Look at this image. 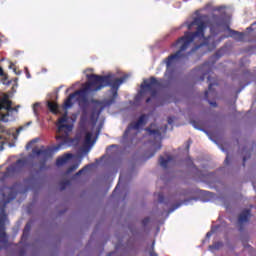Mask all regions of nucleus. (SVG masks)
Returning a JSON list of instances; mask_svg holds the SVG:
<instances>
[{"label": "nucleus", "instance_id": "1", "mask_svg": "<svg viewBox=\"0 0 256 256\" xmlns=\"http://www.w3.org/2000/svg\"><path fill=\"white\" fill-rule=\"evenodd\" d=\"M113 101L114 100L112 99L104 103L98 102L95 106V110L91 113L87 112V108H83V113L80 119V133L77 134L75 140L71 139V134L73 133V125L75 121H77V114H72V116L69 117L67 111H65L56 124V141H58V145L52 149L45 147L34 148L32 150L33 155H37L43 159H49V157H52L57 151H61V149H65L66 147H71V145H75L76 143H82L83 147L91 149V147L95 145L97 137H99V133H101V128L103 127V124L97 126L99 115H101V111H103L105 107H109Z\"/></svg>", "mask_w": 256, "mask_h": 256}, {"label": "nucleus", "instance_id": "2", "mask_svg": "<svg viewBox=\"0 0 256 256\" xmlns=\"http://www.w3.org/2000/svg\"><path fill=\"white\" fill-rule=\"evenodd\" d=\"M186 27L189 31L192 29H196V31L194 33L186 32L183 37L173 44V47H176L179 51L167 58L166 75L171 73V67H173L175 63H178L179 59L183 57V51H187V49L191 47L192 43H200V45H196L192 51H197V49L203 47V45L207 43V38H205V29H207V27H210L212 35H215V33H219L220 31H228V35L225 37H233L236 41H243V39H245L244 33H240L229 28V16H213L211 21H209V17L205 15H198L193 19V21H187Z\"/></svg>", "mask_w": 256, "mask_h": 256}, {"label": "nucleus", "instance_id": "3", "mask_svg": "<svg viewBox=\"0 0 256 256\" xmlns=\"http://www.w3.org/2000/svg\"><path fill=\"white\" fill-rule=\"evenodd\" d=\"M88 83L83 85L81 90L76 91L73 94H70L69 97L64 102L63 109H71L75 102L78 103L80 107H87V97L89 93L93 91H101L103 87H111L113 99H117V90L125 81H127L128 75H125L122 78H118L113 74H108L107 76H99L95 74H86Z\"/></svg>", "mask_w": 256, "mask_h": 256}, {"label": "nucleus", "instance_id": "4", "mask_svg": "<svg viewBox=\"0 0 256 256\" xmlns=\"http://www.w3.org/2000/svg\"><path fill=\"white\" fill-rule=\"evenodd\" d=\"M21 185L15 184L9 188L5 185V178L0 177V249L7 247V234L5 233V225L9 223L7 220V214H5V207L7 203H11L17 193H19Z\"/></svg>", "mask_w": 256, "mask_h": 256}, {"label": "nucleus", "instance_id": "5", "mask_svg": "<svg viewBox=\"0 0 256 256\" xmlns=\"http://www.w3.org/2000/svg\"><path fill=\"white\" fill-rule=\"evenodd\" d=\"M14 111L15 108H12L11 101L7 96L0 99V121H3V123L13 121ZM3 139H5V128L0 125V151H3Z\"/></svg>", "mask_w": 256, "mask_h": 256}, {"label": "nucleus", "instance_id": "6", "mask_svg": "<svg viewBox=\"0 0 256 256\" xmlns=\"http://www.w3.org/2000/svg\"><path fill=\"white\" fill-rule=\"evenodd\" d=\"M161 89V80H157L154 77L150 78V80H144L143 84L141 85L140 90V97L143 95H147L149 93L151 97H155L157 93Z\"/></svg>", "mask_w": 256, "mask_h": 256}, {"label": "nucleus", "instance_id": "7", "mask_svg": "<svg viewBox=\"0 0 256 256\" xmlns=\"http://www.w3.org/2000/svg\"><path fill=\"white\" fill-rule=\"evenodd\" d=\"M148 119L149 116L143 114L139 117L137 122H132L124 133V140L133 139V135H137V133H139V130L145 127Z\"/></svg>", "mask_w": 256, "mask_h": 256}, {"label": "nucleus", "instance_id": "8", "mask_svg": "<svg viewBox=\"0 0 256 256\" xmlns=\"http://www.w3.org/2000/svg\"><path fill=\"white\" fill-rule=\"evenodd\" d=\"M147 131L149 133V137L160 141L161 135H163V133L167 132V125H165L164 127H161V128H155V125L152 124L150 126V128L147 129Z\"/></svg>", "mask_w": 256, "mask_h": 256}, {"label": "nucleus", "instance_id": "9", "mask_svg": "<svg viewBox=\"0 0 256 256\" xmlns=\"http://www.w3.org/2000/svg\"><path fill=\"white\" fill-rule=\"evenodd\" d=\"M21 167H25V160H18L14 165L7 168V175L14 171H19Z\"/></svg>", "mask_w": 256, "mask_h": 256}, {"label": "nucleus", "instance_id": "10", "mask_svg": "<svg viewBox=\"0 0 256 256\" xmlns=\"http://www.w3.org/2000/svg\"><path fill=\"white\" fill-rule=\"evenodd\" d=\"M72 158H73V154H65L64 156L58 158L56 161L57 167H61L66 163H69V159H72Z\"/></svg>", "mask_w": 256, "mask_h": 256}, {"label": "nucleus", "instance_id": "11", "mask_svg": "<svg viewBox=\"0 0 256 256\" xmlns=\"http://www.w3.org/2000/svg\"><path fill=\"white\" fill-rule=\"evenodd\" d=\"M47 107L51 111V113H54V115L61 113V108H59V105H57V103L49 101L47 103Z\"/></svg>", "mask_w": 256, "mask_h": 256}, {"label": "nucleus", "instance_id": "12", "mask_svg": "<svg viewBox=\"0 0 256 256\" xmlns=\"http://www.w3.org/2000/svg\"><path fill=\"white\" fill-rule=\"evenodd\" d=\"M251 215V211L249 210H244L240 216H239V223H247V221H249V217Z\"/></svg>", "mask_w": 256, "mask_h": 256}, {"label": "nucleus", "instance_id": "13", "mask_svg": "<svg viewBox=\"0 0 256 256\" xmlns=\"http://www.w3.org/2000/svg\"><path fill=\"white\" fill-rule=\"evenodd\" d=\"M171 161H173V157H171L169 155L166 156V158L165 157H160V165L164 169H167V165H169V163H171Z\"/></svg>", "mask_w": 256, "mask_h": 256}, {"label": "nucleus", "instance_id": "14", "mask_svg": "<svg viewBox=\"0 0 256 256\" xmlns=\"http://www.w3.org/2000/svg\"><path fill=\"white\" fill-rule=\"evenodd\" d=\"M39 109H41V104L40 103H35L33 105V112H34V115L36 117H39Z\"/></svg>", "mask_w": 256, "mask_h": 256}, {"label": "nucleus", "instance_id": "15", "mask_svg": "<svg viewBox=\"0 0 256 256\" xmlns=\"http://www.w3.org/2000/svg\"><path fill=\"white\" fill-rule=\"evenodd\" d=\"M221 247H223V243L217 242V243L213 244L212 246H210V249H221Z\"/></svg>", "mask_w": 256, "mask_h": 256}, {"label": "nucleus", "instance_id": "16", "mask_svg": "<svg viewBox=\"0 0 256 256\" xmlns=\"http://www.w3.org/2000/svg\"><path fill=\"white\" fill-rule=\"evenodd\" d=\"M31 123H32V122L30 121V122L26 123L25 126L19 127V128L16 130L17 135H19V132H20V131H23V129H25V127H29V125H31Z\"/></svg>", "mask_w": 256, "mask_h": 256}, {"label": "nucleus", "instance_id": "17", "mask_svg": "<svg viewBox=\"0 0 256 256\" xmlns=\"http://www.w3.org/2000/svg\"><path fill=\"white\" fill-rule=\"evenodd\" d=\"M79 168V164H75V165H73L72 167H70L69 169H68V171H67V173L69 174V173H73V171H75L76 169H78Z\"/></svg>", "mask_w": 256, "mask_h": 256}, {"label": "nucleus", "instance_id": "18", "mask_svg": "<svg viewBox=\"0 0 256 256\" xmlns=\"http://www.w3.org/2000/svg\"><path fill=\"white\" fill-rule=\"evenodd\" d=\"M158 201H159V203H163V201H164L163 195L161 193L158 194Z\"/></svg>", "mask_w": 256, "mask_h": 256}, {"label": "nucleus", "instance_id": "19", "mask_svg": "<svg viewBox=\"0 0 256 256\" xmlns=\"http://www.w3.org/2000/svg\"><path fill=\"white\" fill-rule=\"evenodd\" d=\"M211 89H213V84H209L208 91L206 92V97L207 95H209V93H211Z\"/></svg>", "mask_w": 256, "mask_h": 256}, {"label": "nucleus", "instance_id": "20", "mask_svg": "<svg viewBox=\"0 0 256 256\" xmlns=\"http://www.w3.org/2000/svg\"><path fill=\"white\" fill-rule=\"evenodd\" d=\"M37 140H33L32 142H30L27 146L26 149H31V145H33V143H36Z\"/></svg>", "mask_w": 256, "mask_h": 256}, {"label": "nucleus", "instance_id": "21", "mask_svg": "<svg viewBox=\"0 0 256 256\" xmlns=\"http://www.w3.org/2000/svg\"><path fill=\"white\" fill-rule=\"evenodd\" d=\"M179 207H181V204L176 205L175 208L169 211V213H173V211H175V209H179Z\"/></svg>", "mask_w": 256, "mask_h": 256}, {"label": "nucleus", "instance_id": "22", "mask_svg": "<svg viewBox=\"0 0 256 256\" xmlns=\"http://www.w3.org/2000/svg\"><path fill=\"white\" fill-rule=\"evenodd\" d=\"M86 169L87 167L83 168L82 170H79V172L76 175H81L82 173H85Z\"/></svg>", "mask_w": 256, "mask_h": 256}, {"label": "nucleus", "instance_id": "23", "mask_svg": "<svg viewBox=\"0 0 256 256\" xmlns=\"http://www.w3.org/2000/svg\"><path fill=\"white\" fill-rule=\"evenodd\" d=\"M121 181H123V174L120 175V178H119V183L118 185H121Z\"/></svg>", "mask_w": 256, "mask_h": 256}, {"label": "nucleus", "instance_id": "24", "mask_svg": "<svg viewBox=\"0 0 256 256\" xmlns=\"http://www.w3.org/2000/svg\"><path fill=\"white\" fill-rule=\"evenodd\" d=\"M168 123H169V125H171L173 123V118L169 117L168 118Z\"/></svg>", "mask_w": 256, "mask_h": 256}, {"label": "nucleus", "instance_id": "25", "mask_svg": "<svg viewBox=\"0 0 256 256\" xmlns=\"http://www.w3.org/2000/svg\"><path fill=\"white\" fill-rule=\"evenodd\" d=\"M211 235H213V232H208V233L206 234V237L209 239V237H211Z\"/></svg>", "mask_w": 256, "mask_h": 256}, {"label": "nucleus", "instance_id": "26", "mask_svg": "<svg viewBox=\"0 0 256 256\" xmlns=\"http://www.w3.org/2000/svg\"><path fill=\"white\" fill-rule=\"evenodd\" d=\"M159 149H161V144H157L156 146V151H159Z\"/></svg>", "mask_w": 256, "mask_h": 256}, {"label": "nucleus", "instance_id": "27", "mask_svg": "<svg viewBox=\"0 0 256 256\" xmlns=\"http://www.w3.org/2000/svg\"><path fill=\"white\" fill-rule=\"evenodd\" d=\"M0 77H3V68L0 67Z\"/></svg>", "mask_w": 256, "mask_h": 256}, {"label": "nucleus", "instance_id": "28", "mask_svg": "<svg viewBox=\"0 0 256 256\" xmlns=\"http://www.w3.org/2000/svg\"><path fill=\"white\" fill-rule=\"evenodd\" d=\"M27 79H31V74L29 72L26 73Z\"/></svg>", "mask_w": 256, "mask_h": 256}, {"label": "nucleus", "instance_id": "29", "mask_svg": "<svg viewBox=\"0 0 256 256\" xmlns=\"http://www.w3.org/2000/svg\"><path fill=\"white\" fill-rule=\"evenodd\" d=\"M182 205H189V201L182 202Z\"/></svg>", "mask_w": 256, "mask_h": 256}, {"label": "nucleus", "instance_id": "30", "mask_svg": "<svg viewBox=\"0 0 256 256\" xmlns=\"http://www.w3.org/2000/svg\"><path fill=\"white\" fill-rule=\"evenodd\" d=\"M207 67H209V64H204L203 65V69H207Z\"/></svg>", "mask_w": 256, "mask_h": 256}, {"label": "nucleus", "instance_id": "31", "mask_svg": "<svg viewBox=\"0 0 256 256\" xmlns=\"http://www.w3.org/2000/svg\"><path fill=\"white\" fill-rule=\"evenodd\" d=\"M210 105H212V107H215L217 103L210 102Z\"/></svg>", "mask_w": 256, "mask_h": 256}, {"label": "nucleus", "instance_id": "32", "mask_svg": "<svg viewBox=\"0 0 256 256\" xmlns=\"http://www.w3.org/2000/svg\"><path fill=\"white\" fill-rule=\"evenodd\" d=\"M74 86H72L71 88H68L66 91L68 93V91H71V89H73Z\"/></svg>", "mask_w": 256, "mask_h": 256}, {"label": "nucleus", "instance_id": "33", "mask_svg": "<svg viewBox=\"0 0 256 256\" xmlns=\"http://www.w3.org/2000/svg\"><path fill=\"white\" fill-rule=\"evenodd\" d=\"M9 68H10V69H13V63L10 64Z\"/></svg>", "mask_w": 256, "mask_h": 256}, {"label": "nucleus", "instance_id": "34", "mask_svg": "<svg viewBox=\"0 0 256 256\" xmlns=\"http://www.w3.org/2000/svg\"><path fill=\"white\" fill-rule=\"evenodd\" d=\"M151 101V98H148L147 100H146V103H149Z\"/></svg>", "mask_w": 256, "mask_h": 256}, {"label": "nucleus", "instance_id": "35", "mask_svg": "<svg viewBox=\"0 0 256 256\" xmlns=\"http://www.w3.org/2000/svg\"><path fill=\"white\" fill-rule=\"evenodd\" d=\"M225 161H226V163H227V161H229V157H228V156L226 157V160H225Z\"/></svg>", "mask_w": 256, "mask_h": 256}, {"label": "nucleus", "instance_id": "36", "mask_svg": "<svg viewBox=\"0 0 256 256\" xmlns=\"http://www.w3.org/2000/svg\"><path fill=\"white\" fill-rule=\"evenodd\" d=\"M13 137H14V139H17V136L15 134H13Z\"/></svg>", "mask_w": 256, "mask_h": 256}, {"label": "nucleus", "instance_id": "37", "mask_svg": "<svg viewBox=\"0 0 256 256\" xmlns=\"http://www.w3.org/2000/svg\"><path fill=\"white\" fill-rule=\"evenodd\" d=\"M147 221H149V219L144 220V224L147 223Z\"/></svg>", "mask_w": 256, "mask_h": 256}, {"label": "nucleus", "instance_id": "38", "mask_svg": "<svg viewBox=\"0 0 256 256\" xmlns=\"http://www.w3.org/2000/svg\"><path fill=\"white\" fill-rule=\"evenodd\" d=\"M119 189V186L116 187V191Z\"/></svg>", "mask_w": 256, "mask_h": 256}, {"label": "nucleus", "instance_id": "39", "mask_svg": "<svg viewBox=\"0 0 256 256\" xmlns=\"http://www.w3.org/2000/svg\"><path fill=\"white\" fill-rule=\"evenodd\" d=\"M152 256H157V254H152Z\"/></svg>", "mask_w": 256, "mask_h": 256}]
</instances>
